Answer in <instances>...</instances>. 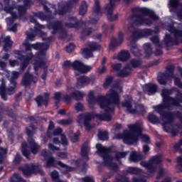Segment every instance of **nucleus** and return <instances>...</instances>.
<instances>
[{
    "instance_id": "obj_1",
    "label": "nucleus",
    "mask_w": 182,
    "mask_h": 182,
    "mask_svg": "<svg viewBox=\"0 0 182 182\" xmlns=\"http://www.w3.org/2000/svg\"><path fill=\"white\" fill-rule=\"evenodd\" d=\"M99 103L100 108L104 110L105 113L97 114L85 112L80 114L77 117V122L82 127L84 126L86 130H90V120L93 117H97L98 120L102 122H110L112 120V113L114 111V105L120 103V97L117 92L111 89L106 96L99 95L97 98L95 97V92L90 91L88 93V105L90 109H95V103Z\"/></svg>"
},
{
    "instance_id": "obj_2",
    "label": "nucleus",
    "mask_w": 182,
    "mask_h": 182,
    "mask_svg": "<svg viewBox=\"0 0 182 182\" xmlns=\"http://www.w3.org/2000/svg\"><path fill=\"white\" fill-rule=\"evenodd\" d=\"M174 92H176V88L163 89L161 95L164 103L154 106L153 109H154L156 113L160 114L161 119L163 122L164 130H165L166 133H171L173 136H177V134H178V129H171L170 127H167V124H170L173 120H174V114H173V112H166V109L172 110L173 107H178L182 103V93L180 91L176 92L175 97L170 96L173 95ZM176 116H178L182 124V114L178 112Z\"/></svg>"
},
{
    "instance_id": "obj_3",
    "label": "nucleus",
    "mask_w": 182,
    "mask_h": 182,
    "mask_svg": "<svg viewBox=\"0 0 182 182\" xmlns=\"http://www.w3.org/2000/svg\"><path fill=\"white\" fill-rule=\"evenodd\" d=\"M132 12L133 15L126 20L125 25L133 22L137 26H151L153 25V20L158 21L159 19V16L156 15L153 10L149 8L134 7L132 9ZM144 16H149L151 18H146Z\"/></svg>"
},
{
    "instance_id": "obj_4",
    "label": "nucleus",
    "mask_w": 182,
    "mask_h": 182,
    "mask_svg": "<svg viewBox=\"0 0 182 182\" xmlns=\"http://www.w3.org/2000/svg\"><path fill=\"white\" fill-rule=\"evenodd\" d=\"M41 4L44 8L46 12H47L48 16L44 15L43 12L36 13L34 15L41 21H50V19H53L55 15H65L66 12H70V9L79 4V0H69L68 3L64 4H59V9L57 11L56 8H55V5L49 4L48 1H41Z\"/></svg>"
},
{
    "instance_id": "obj_5",
    "label": "nucleus",
    "mask_w": 182,
    "mask_h": 182,
    "mask_svg": "<svg viewBox=\"0 0 182 182\" xmlns=\"http://www.w3.org/2000/svg\"><path fill=\"white\" fill-rule=\"evenodd\" d=\"M26 48V50L31 52L33 49L39 50L35 56V60L33 61V65L35 72L39 69V68H45L46 65V50L49 49V43H37L36 44H29L28 41L23 43Z\"/></svg>"
},
{
    "instance_id": "obj_6",
    "label": "nucleus",
    "mask_w": 182,
    "mask_h": 182,
    "mask_svg": "<svg viewBox=\"0 0 182 182\" xmlns=\"http://www.w3.org/2000/svg\"><path fill=\"white\" fill-rule=\"evenodd\" d=\"M141 127L143 122L136 123L134 124L128 125L129 131H124L122 134H119L117 139H122L125 144H133L137 143L139 136L141 134Z\"/></svg>"
},
{
    "instance_id": "obj_7",
    "label": "nucleus",
    "mask_w": 182,
    "mask_h": 182,
    "mask_svg": "<svg viewBox=\"0 0 182 182\" xmlns=\"http://www.w3.org/2000/svg\"><path fill=\"white\" fill-rule=\"evenodd\" d=\"M97 153L102 157L104 164L107 166L112 171H117L119 166L113 163V157L110 155V149L103 146L102 144H97Z\"/></svg>"
},
{
    "instance_id": "obj_8",
    "label": "nucleus",
    "mask_w": 182,
    "mask_h": 182,
    "mask_svg": "<svg viewBox=\"0 0 182 182\" xmlns=\"http://www.w3.org/2000/svg\"><path fill=\"white\" fill-rule=\"evenodd\" d=\"M161 161H163V156L160 154L153 156L148 162L141 161L140 166L144 167L147 170L145 177L153 176V174L156 173V170H157L156 166L161 164Z\"/></svg>"
},
{
    "instance_id": "obj_9",
    "label": "nucleus",
    "mask_w": 182,
    "mask_h": 182,
    "mask_svg": "<svg viewBox=\"0 0 182 182\" xmlns=\"http://www.w3.org/2000/svg\"><path fill=\"white\" fill-rule=\"evenodd\" d=\"M167 31L173 35L174 39L170 40V38L165 39L166 45L170 46V45H178L182 43V30H180L174 26V23L168 24L166 27ZM182 51V50H181Z\"/></svg>"
},
{
    "instance_id": "obj_10",
    "label": "nucleus",
    "mask_w": 182,
    "mask_h": 182,
    "mask_svg": "<svg viewBox=\"0 0 182 182\" xmlns=\"http://www.w3.org/2000/svg\"><path fill=\"white\" fill-rule=\"evenodd\" d=\"M129 100H125L122 102V107H125L129 113L131 114H137L140 113L141 114H144V112L147 110V108L144 105L138 104L135 105V109L132 107L133 106V102H132V97L128 96Z\"/></svg>"
},
{
    "instance_id": "obj_11",
    "label": "nucleus",
    "mask_w": 182,
    "mask_h": 182,
    "mask_svg": "<svg viewBox=\"0 0 182 182\" xmlns=\"http://www.w3.org/2000/svg\"><path fill=\"white\" fill-rule=\"evenodd\" d=\"M120 0H109V4L105 6V9L107 11V17L108 21L113 22L119 19V14H116L113 16V11L116 8V3L119 2ZM125 4H129L132 0H124Z\"/></svg>"
},
{
    "instance_id": "obj_12",
    "label": "nucleus",
    "mask_w": 182,
    "mask_h": 182,
    "mask_svg": "<svg viewBox=\"0 0 182 182\" xmlns=\"http://www.w3.org/2000/svg\"><path fill=\"white\" fill-rule=\"evenodd\" d=\"M30 22H31V23H35V26L34 30L31 28L28 31L26 32L27 41L28 39L31 41H35L36 32H41V33H43V35L46 36V33L42 32V29H45V26L41 25L39 23H38V21H36V19H35V18L33 17L31 18Z\"/></svg>"
},
{
    "instance_id": "obj_13",
    "label": "nucleus",
    "mask_w": 182,
    "mask_h": 182,
    "mask_svg": "<svg viewBox=\"0 0 182 182\" xmlns=\"http://www.w3.org/2000/svg\"><path fill=\"white\" fill-rule=\"evenodd\" d=\"M19 170L22 171V173L24 174V176H31V174H41V176H44L45 173L39 166L35 165L33 164H26L25 168L20 167Z\"/></svg>"
},
{
    "instance_id": "obj_14",
    "label": "nucleus",
    "mask_w": 182,
    "mask_h": 182,
    "mask_svg": "<svg viewBox=\"0 0 182 182\" xmlns=\"http://www.w3.org/2000/svg\"><path fill=\"white\" fill-rule=\"evenodd\" d=\"M103 11H102V7L100 6V1L99 0H95V6L92 15L90 16V22L92 25H96L99 21V18L102 16Z\"/></svg>"
},
{
    "instance_id": "obj_15",
    "label": "nucleus",
    "mask_w": 182,
    "mask_h": 182,
    "mask_svg": "<svg viewBox=\"0 0 182 182\" xmlns=\"http://www.w3.org/2000/svg\"><path fill=\"white\" fill-rule=\"evenodd\" d=\"M33 132H35V128H33V126H30L26 129V134L29 137L28 141L31 148V153H33V154H36V153H38L39 150H41V146L36 143L33 139L31 138Z\"/></svg>"
},
{
    "instance_id": "obj_16",
    "label": "nucleus",
    "mask_w": 182,
    "mask_h": 182,
    "mask_svg": "<svg viewBox=\"0 0 182 182\" xmlns=\"http://www.w3.org/2000/svg\"><path fill=\"white\" fill-rule=\"evenodd\" d=\"M173 72L174 67L169 66L167 68L166 73L159 74L157 77L159 85H164L167 83V80H168V79H173V77H174Z\"/></svg>"
},
{
    "instance_id": "obj_17",
    "label": "nucleus",
    "mask_w": 182,
    "mask_h": 182,
    "mask_svg": "<svg viewBox=\"0 0 182 182\" xmlns=\"http://www.w3.org/2000/svg\"><path fill=\"white\" fill-rule=\"evenodd\" d=\"M87 48L82 49V55L85 59L93 57V52L95 50H99L100 49V45L95 42H90L87 44Z\"/></svg>"
},
{
    "instance_id": "obj_18",
    "label": "nucleus",
    "mask_w": 182,
    "mask_h": 182,
    "mask_svg": "<svg viewBox=\"0 0 182 182\" xmlns=\"http://www.w3.org/2000/svg\"><path fill=\"white\" fill-rule=\"evenodd\" d=\"M84 96H86L84 92L77 90L73 92L71 94H65L63 96V100L65 103L69 105V103H71L72 99H75V100H82Z\"/></svg>"
},
{
    "instance_id": "obj_19",
    "label": "nucleus",
    "mask_w": 182,
    "mask_h": 182,
    "mask_svg": "<svg viewBox=\"0 0 182 182\" xmlns=\"http://www.w3.org/2000/svg\"><path fill=\"white\" fill-rule=\"evenodd\" d=\"M169 9L176 14L179 21H182V4H180V1L169 0Z\"/></svg>"
},
{
    "instance_id": "obj_20",
    "label": "nucleus",
    "mask_w": 182,
    "mask_h": 182,
    "mask_svg": "<svg viewBox=\"0 0 182 182\" xmlns=\"http://www.w3.org/2000/svg\"><path fill=\"white\" fill-rule=\"evenodd\" d=\"M6 86L5 83L2 82L1 85L0 86V95L1 96V99L3 100H8V97H6V93L9 95H14L15 93V89H16V84H11L10 83L9 87L6 90Z\"/></svg>"
},
{
    "instance_id": "obj_21",
    "label": "nucleus",
    "mask_w": 182,
    "mask_h": 182,
    "mask_svg": "<svg viewBox=\"0 0 182 182\" xmlns=\"http://www.w3.org/2000/svg\"><path fill=\"white\" fill-rule=\"evenodd\" d=\"M166 38H170V41H173V39H174V35L171 34H166L165 36V38L164 39V42L162 43H160V38H159V36H154L151 38H150V41L151 42H152V43H154L155 46H157V48H168L170 46H173V45H170V46H167L166 45Z\"/></svg>"
},
{
    "instance_id": "obj_22",
    "label": "nucleus",
    "mask_w": 182,
    "mask_h": 182,
    "mask_svg": "<svg viewBox=\"0 0 182 182\" xmlns=\"http://www.w3.org/2000/svg\"><path fill=\"white\" fill-rule=\"evenodd\" d=\"M72 68L74 70H77L80 73H87L92 70V66L85 65L83 63L75 60L72 63Z\"/></svg>"
},
{
    "instance_id": "obj_23",
    "label": "nucleus",
    "mask_w": 182,
    "mask_h": 182,
    "mask_svg": "<svg viewBox=\"0 0 182 182\" xmlns=\"http://www.w3.org/2000/svg\"><path fill=\"white\" fill-rule=\"evenodd\" d=\"M41 156H42L46 161V167H55V158L50 155L49 151L43 149L41 153Z\"/></svg>"
},
{
    "instance_id": "obj_24",
    "label": "nucleus",
    "mask_w": 182,
    "mask_h": 182,
    "mask_svg": "<svg viewBox=\"0 0 182 182\" xmlns=\"http://www.w3.org/2000/svg\"><path fill=\"white\" fill-rule=\"evenodd\" d=\"M95 77H89L86 76L77 78L76 87H77V89H83V87L87 86L89 83L95 82Z\"/></svg>"
},
{
    "instance_id": "obj_25",
    "label": "nucleus",
    "mask_w": 182,
    "mask_h": 182,
    "mask_svg": "<svg viewBox=\"0 0 182 182\" xmlns=\"http://www.w3.org/2000/svg\"><path fill=\"white\" fill-rule=\"evenodd\" d=\"M38 82V76H33V75L27 72L22 79V85L23 86H31V83H36Z\"/></svg>"
},
{
    "instance_id": "obj_26",
    "label": "nucleus",
    "mask_w": 182,
    "mask_h": 182,
    "mask_svg": "<svg viewBox=\"0 0 182 182\" xmlns=\"http://www.w3.org/2000/svg\"><path fill=\"white\" fill-rule=\"evenodd\" d=\"M14 9H15V8H14L13 6H6L4 7V11L7 14H11V17L6 18V22L7 25H9V26L12 25V23H14V21H15V19L18 18V16L16 15V13L14 12Z\"/></svg>"
},
{
    "instance_id": "obj_27",
    "label": "nucleus",
    "mask_w": 182,
    "mask_h": 182,
    "mask_svg": "<svg viewBox=\"0 0 182 182\" xmlns=\"http://www.w3.org/2000/svg\"><path fill=\"white\" fill-rule=\"evenodd\" d=\"M33 4V0H23V6H18L20 17L25 15V14H26V9H28V8H31Z\"/></svg>"
},
{
    "instance_id": "obj_28",
    "label": "nucleus",
    "mask_w": 182,
    "mask_h": 182,
    "mask_svg": "<svg viewBox=\"0 0 182 182\" xmlns=\"http://www.w3.org/2000/svg\"><path fill=\"white\" fill-rule=\"evenodd\" d=\"M124 36V35L123 34V33L119 32L118 33L117 40L114 38H112L109 44V49H111V50H114V49H116V48H117V46H119V45H120L122 42H123Z\"/></svg>"
},
{
    "instance_id": "obj_29",
    "label": "nucleus",
    "mask_w": 182,
    "mask_h": 182,
    "mask_svg": "<svg viewBox=\"0 0 182 182\" xmlns=\"http://www.w3.org/2000/svg\"><path fill=\"white\" fill-rule=\"evenodd\" d=\"M112 59H118L119 62H126L130 59V53L128 50H122L117 55H114Z\"/></svg>"
},
{
    "instance_id": "obj_30",
    "label": "nucleus",
    "mask_w": 182,
    "mask_h": 182,
    "mask_svg": "<svg viewBox=\"0 0 182 182\" xmlns=\"http://www.w3.org/2000/svg\"><path fill=\"white\" fill-rule=\"evenodd\" d=\"M33 57V54L30 53L29 56L25 57L20 55L18 59L21 60V70H25L28 65H29V61L31 60V58Z\"/></svg>"
},
{
    "instance_id": "obj_31",
    "label": "nucleus",
    "mask_w": 182,
    "mask_h": 182,
    "mask_svg": "<svg viewBox=\"0 0 182 182\" xmlns=\"http://www.w3.org/2000/svg\"><path fill=\"white\" fill-rule=\"evenodd\" d=\"M144 90L146 92V95H149V96H151L153 95H155L157 92V85L156 84H146L144 86Z\"/></svg>"
},
{
    "instance_id": "obj_32",
    "label": "nucleus",
    "mask_w": 182,
    "mask_h": 182,
    "mask_svg": "<svg viewBox=\"0 0 182 182\" xmlns=\"http://www.w3.org/2000/svg\"><path fill=\"white\" fill-rule=\"evenodd\" d=\"M36 102L38 105V106H48V102H49V93H44V96H38L36 98Z\"/></svg>"
},
{
    "instance_id": "obj_33",
    "label": "nucleus",
    "mask_w": 182,
    "mask_h": 182,
    "mask_svg": "<svg viewBox=\"0 0 182 182\" xmlns=\"http://www.w3.org/2000/svg\"><path fill=\"white\" fill-rule=\"evenodd\" d=\"M156 31L151 29H144L139 32V38H147V36H151L159 32V26L155 27Z\"/></svg>"
},
{
    "instance_id": "obj_34",
    "label": "nucleus",
    "mask_w": 182,
    "mask_h": 182,
    "mask_svg": "<svg viewBox=\"0 0 182 182\" xmlns=\"http://www.w3.org/2000/svg\"><path fill=\"white\" fill-rule=\"evenodd\" d=\"M48 29H52L51 33L55 35L59 29H62V22L55 21L54 23H48Z\"/></svg>"
},
{
    "instance_id": "obj_35",
    "label": "nucleus",
    "mask_w": 182,
    "mask_h": 182,
    "mask_svg": "<svg viewBox=\"0 0 182 182\" xmlns=\"http://www.w3.org/2000/svg\"><path fill=\"white\" fill-rule=\"evenodd\" d=\"M127 29L129 32H132V41H137V39H141V38H143V37H139L140 32H141V30L139 28L134 29V27H133L132 25L129 26L127 27Z\"/></svg>"
},
{
    "instance_id": "obj_36",
    "label": "nucleus",
    "mask_w": 182,
    "mask_h": 182,
    "mask_svg": "<svg viewBox=\"0 0 182 182\" xmlns=\"http://www.w3.org/2000/svg\"><path fill=\"white\" fill-rule=\"evenodd\" d=\"M88 23L87 22H85L82 24V35L83 36H89L92 32H95L97 28H92V27L87 26Z\"/></svg>"
},
{
    "instance_id": "obj_37",
    "label": "nucleus",
    "mask_w": 182,
    "mask_h": 182,
    "mask_svg": "<svg viewBox=\"0 0 182 182\" xmlns=\"http://www.w3.org/2000/svg\"><path fill=\"white\" fill-rule=\"evenodd\" d=\"M89 151H90V146H89V143L85 142L81 148V155L86 161L89 160V157L87 156Z\"/></svg>"
},
{
    "instance_id": "obj_38",
    "label": "nucleus",
    "mask_w": 182,
    "mask_h": 182,
    "mask_svg": "<svg viewBox=\"0 0 182 182\" xmlns=\"http://www.w3.org/2000/svg\"><path fill=\"white\" fill-rule=\"evenodd\" d=\"M143 159H144L143 154L137 153L136 151H132L129 156V161L134 163H136V161H140V160H143Z\"/></svg>"
},
{
    "instance_id": "obj_39",
    "label": "nucleus",
    "mask_w": 182,
    "mask_h": 182,
    "mask_svg": "<svg viewBox=\"0 0 182 182\" xmlns=\"http://www.w3.org/2000/svg\"><path fill=\"white\" fill-rule=\"evenodd\" d=\"M130 72H132V68H130V65L127 64L122 70L117 73V75L119 77H126V76L130 75Z\"/></svg>"
},
{
    "instance_id": "obj_40",
    "label": "nucleus",
    "mask_w": 182,
    "mask_h": 182,
    "mask_svg": "<svg viewBox=\"0 0 182 182\" xmlns=\"http://www.w3.org/2000/svg\"><path fill=\"white\" fill-rule=\"evenodd\" d=\"M80 25V23L77 22V18L76 17H70L68 18V22L65 23V26L67 28H77Z\"/></svg>"
},
{
    "instance_id": "obj_41",
    "label": "nucleus",
    "mask_w": 182,
    "mask_h": 182,
    "mask_svg": "<svg viewBox=\"0 0 182 182\" xmlns=\"http://www.w3.org/2000/svg\"><path fill=\"white\" fill-rule=\"evenodd\" d=\"M58 164L60 166V167H61L60 170L63 174H68V173H70V171H73V170H75V168L67 166L60 161L58 162Z\"/></svg>"
},
{
    "instance_id": "obj_42",
    "label": "nucleus",
    "mask_w": 182,
    "mask_h": 182,
    "mask_svg": "<svg viewBox=\"0 0 182 182\" xmlns=\"http://www.w3.org/2000/svg\"><path fill=\"white\" fill-rule=\"evenodd\" d=\"M133 181L134 182H146V179L145 178L139 179L136 177H134L133 178ZM117 182H130V181H129V178L119 175L117 177Z\"/></svg>"
},
{
    "instance_id": "obj_43",
    "label": "nucleus",
    "mask_w": 182,
    "mask_h": 182,
    "mask_svg": "<svg viewBox=\"0 0 182 182\" xmlns=\"http://www.w3.org/2000/svg\"><path fill=\"white\" fill-rule=\"evenodd\" d=\"M130 46H131V52L132 53L134 54V56H136L137 58H139V56H141L140 50H139V48L137 47V44H136L134 41L131 42Z\"/></svg>"
},
{
    "instance_id": "obj_44",
    "label": "nucleus",
    "mask_w": 182,
    "mask_h": 182,
    "mask_svg": "<svg viewBox=\"0 0 182 182\" xmlns=\"http://www.w3.org/2000/svg\"><path fill=\"white\" fill-rule=\"evenodd\" d=\"M12 41H11V36H8L4 38V50L6 52H8L9 49L12 48Z\"/></svg>"
},
{
    "instance_id": "obj_45",
    "label": "nucleus",
    "mask_w": 182,
    "mask_h": 182,
    "mask_svg": "<svg viewBox=\"0 0 182 182\" xmlns=\"http://www.w3.org/2000/svg\"><path fill=\"white\" fill-rule=\"evenodd\" d=\"M87 3L83 1L79 8V15L82 16L83 15H86V14H87Z\"/></svg>"
},
{
    "instance_id": "obj_46",
    "label": "nucleus",
    "mask_w": 182,
    "mask_h": 182,
    "mask_svg": "<svg viewBox=\"0 0 182 182\" xmlns=\"http://www.w3.org/2000/svg\"><path fill=\"white\" fill-rule=\"evenodd\" d=\"M144 48L145 50V57L150 58L151 53H153V49L151 48V44L146 43L144 44Z\"/></svg>"
},
{
    "instance_id": "obj_47",
    "label": "nucleus",
    "mask_w": 182,
    "mask_h": 182,
    "mask_svg": "<svg viewBox=\"0 0 182 182\" xmlns=\"http://www.w3.org/2000/svg\"><path fill=\"white\" fill-rule=\"evenodd\" d=\"M67 134L71 139L73 143H76L79 140V134H73V130L70 129L67 132Z\"/></svg>"
},
{
    "instance_id": "obj_48",
    "label": "nucleus",
    "mask_w": 182,
    "mask_h": 182,
    "mask_svg": "<svg viewBox=\"0 0 182 182\" xmlns=\"http://www.w3.org/2000/svg\"><path fill=\"white\" fill-rule=\"evenodd\" d=\"M21 151L24 157H26V159H29V154H31V152L28 151V144L26 142H24L21 144Z\"/></svg>"
},
{
    "instance_id": "obj_49",
    "label": "nucleus",
    "mask_w": 182,
    "mask_h": 182,
    "mask_svg": "<svg viewBox=\"0 0 182 182\" xmlns=\"http://www.w3.org/2000/svg\"><path fill=\"white\" fill-rule=\"evenodd\" d=\"M149 122L152 123L153 124H156V123H160V119L157 116L153 114H149L147 117Z\"/></svg>"
},
{
    "instance_id": "obj_50",
    "label": "nucleus",
    "mask_w": 182,
    "mask_h": 182,
    "mask_svg": "<svg viewBox=\"0 0 182 182\" xmlns=\"http://www.w3.org/2000/svg\"><path fill=\"white\" fill-rule=\"evenodd\" d=\"M19 72L13 71L11 74V77L10 78V83L11 85H16V79L19 77Z\"/></svg>"
},
{
    "instance_id": "obj_51",
    "label": "nucleus",
    "mask_w": 182,
    "mask_h": 182,
    "mask_svg": "<svg viewBox=\"0 0 182 182\" xmlns=\"http://www.w3.org/2000/svg\"><path fill=\"white\" fill-rule=\"evenodd\" d=\"M127 173H129V174H140L141 169L136 167H128Z\"/></svg>"
},
{
    "instance_id": "obj_52",
    "label": "nucleus",
    "mask_w": 182,
    "mask_h": 182,
    "mask_svg": "<svg viewBox=\"0 0 182 182\" xmlns=\"http://www.w3.org/2000/svg\"><path fill=\"white\" fill-rule=\"evenodd\" d=\"M73 122V120H72L70 118L68 119H60L57 121V123L61 126H69V124H72Z\"/></svg>"
},
{
    "instance_id": "obj_53",
    "label": "nucleus",
    "mask_w": 182,
    "mask_h": 182,
    "mask_svg": "<svg viewBox=\"0 0 182 182\" xmlns=\"http://www.w3.org/2000/svg\"><path fill=\"white\" fill-rule=\"evenodd\" d=\"M98 137L100 140L105 141V140L109 139V133L107 132H100L98 134Z\"/></svg>"
},
{
    "instance_id": "obj_54",
    "label": "nucleus",
    "mask_w": 182,
    "mask_h": 182,
    "mask_svg": "<svg viewBox=\"0 0 182 182\" xmlns=\"http://www.w3.org/2000/svg\"><path fill=\"white\" fill-rule=\"evenodd\" d=\"M128 65H129V68H137L141 65V60L132 59Z\"/></svg>"
},
{
    "instance_id": "obj_55",
    "label": "nucleus",
    "mask_w": 182,
    "mask_h": 182,
    "mask_svg": "<svg viewBox=\"0 0 182 182\" xmlns=\"http://www.w3.org/2000/svg\"><path fill=\"white\" fill-rule=\"evenodd\" d=\"M51 178H53V180L56 182H66V181L59 180V173L58 172V171H55V170H54L51 173Z\"/></svg>"
},
{
    "instance_id": "obj_56",
    "label": "nucleus",
    "mask_w": 182,
    "mask_h": 182,
    "mask_svg": "<svg viewBox=\"0 0 182 182\" xmlns=\"http://www.w3.org/2000/svg\"><path fill=\"white\" fill-rule=\"evenodd\" d=\"M74 109L75 112L79 113V112H83V110H85V106H83V104H82L81 102H77L75 105Z\"/></svg>"
},
{
    "instance_id": "obj_57",
    "label": "nucleus",
    "mask_w": 182,
    "mask_h": 182,
    "mask_svg": "<svg viewBox=\"0 0 182 182\" xmlns=\"http://www.w3.org/2000/svg\"><path fill=\"white\" fill-rule=\"evenodd\" d=\"M127 154H129V151L116 152L115 159H117V160H119V159H124Z\"/></svg>"
},
{
    "instance_id": "obj_58",
    "label": "nucleus",
    "mask_w": 182,
    "mask_h": 182,
    "mask_svg": "<svg viewBox=\"0 0 182 182\" xmlns=\"http://www.w3.org/2000/svg\"><path fill=\"white\" fill-rule=\"evenodd\" d=\"M112 82H113V77L112 76H107L105 82L103 85L105 89H107V87H109V86H110V83H112Z\"/></svg>"
},
{
    "instance_id": "obj_59",
    "label": "nucleus",
    "mask_w": 182,
    "mask_h": 182,
    "mask_svg": "<svg viewBox=\"0 0 182 182\" xmlns=\"http://www.w3.org/2000/svg\"><path fill=\"white\" fill-rule=\"evenodd\" d=\"M6 154V149L0 147V164L4 163V159H5V155Z\"/></svg>"
},
{
    "instance_id": "obj_60",
    "label": "nucleus",
    "mask_w": 182,
    "mask_h": 182,
    "mask_svg": "<svg viewBox=\"0 0 182 182\" xmlns=\"http://www.w3.org/2000/svg\"><path fill=\"white\" fill-rule=\"evenodd\" d=\"M164 174H166V170L163 168H160L156 178L160 180V178H161Z\"/></svg>"
},
{
    "instance_id": "obj_61",
    "label": "nucleus",
    "mask_w": 182,
    "mask_h": 182,
    "mask_svg": "<svg viewBox=\"0 0 182 182\" xmlns=\"http://www.w3.org/2000/svg\"><path fill=\"white\" fill-rule=\"evenodd\" d=\"M21 176L18 173H14V176L11 178V182H19Z\"/></svg>"
},
{
    "instance_id": "obj_62",
    "label": "nucleus",
    "mask_w": 182,
    "mask_h": 182,
    "mask_svg": "<svg viewBox=\"0 0 182 182\" xmlns=\"http://www.w3.org/2000/svg\"><path fill=\"white\" fill-rule=\"evenodd\" d=\"M113 70H115V72H120V70L122 69V64L121 63H116L114 64L112 66Z\"/></svg>"
},
{
    "instance_id": "obj_63",
    "label": "nucleus",
    "mask_w": 182,
    "mask_h": 182,
    "mask_svg": "<svg viewBox=\"0 0 182 182\" xmlns=\"http://www.w3.org/2000/svg\"><path fill=\"white\" fill-rule=\"evenodd\" d=\"M60 139H61V144H63V146L68 145V139H66V136H65L64 134H62L60 136Z\"/></svg>"
},
{
    "instance_id": "obj_64",
    "label": "nucleus",
    "mask_w": 182,
    "mask_h": 182,
    "mask_svg": "<svg viewBox=\"0 0 182 182\" xmlns=\"http://www.w3.org/2000/svg\"><path fill=\"white\" fill-rule=\"evenodd\" d=\"M82 181L83 182H95V179L92 176H85Z\"/></svg>"
}]
</instances>
